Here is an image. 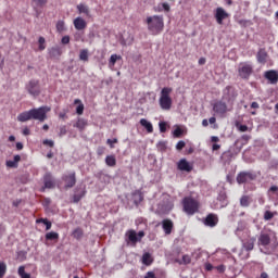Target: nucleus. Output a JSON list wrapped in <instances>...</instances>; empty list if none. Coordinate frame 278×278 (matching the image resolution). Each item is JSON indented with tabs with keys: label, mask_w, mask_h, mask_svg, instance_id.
<instances>
[{
	"label": "nucleus",
	"mask_w": 278,
	"mask_h": 278,
	"mask_svg": "<svg viewBox=\"0 0 278 278\" xmlns=\"http://www.w3.org/2000/svg\"><path fill=\"white\" fill-rule=\"evenodd\" d=\"M51 112V106H40L37 109H30L29 111H24L17 115L18 123H27V121H39V123H45L47 121V114Z\"/></svg>",
	"instance_id": "f257e3e1"
},
{
	"label": "nucleus",
	"mask_w": 278,
	"mask_h": 278,
	"mask_svg": "<svg viewBox=\"0 0 278 278\" xmlns=\"http://www.w3.org/2000/svg\"><path fill=\"white\" fill-rule=\"evenodd\" d=\"M146 23L148 25V31L152 36H159V34L164 31V16L162 15L148 16Z\"/></svg>",
	"instance_id": "f03ea898"
},
{
	"label": "nucleus",
	"mask_w": 278,
	"mask_h": 278,
	"mask_svg": "<svg viewBox=\"0 0 278 278\" xmlns=\"http://www.w3.org/2000/svg\"><path fill=\"white\" fill-rule=\"evenodd\" d=\"M172 92H173V88L170 87H164L161 90L159 105L161 110H164L165 112H168L170 108H173V98H170Z\"/></svg>",
	"instance_id": "7ed1b4c3"
},
{
	"label": "nucleus",
	"mask_w": 278,
	"mask_h": 278,
	"mask_svg": "<svg viewBox=\"0 0 278 278\" xmlns=\"http://www.w3.org/2000/svg\"><path fill=\"white\" fill-rule=\"evenodd\" d=\"M200 206L201 204L199 203V201H197L192 197H186L182 200L184 212H186V214H188L189 216L197 214Z\"/></svg>",
	"instance_id": "20e7f679"
},
{
	"label": "nucleus",
	"mask_w": 278,
	"mask_h": 278,
	"mask_svg": "<svg viewBox=\"0 0 278 278\" xmlns=\"http://www.w3.org/2000/svg\"><path fill=\"white\" fill-rule=\"evenodd\" d=\"M144 236V231H139L138 233L134 229H129L125 233V240L127 244L130 247H136L138 242H142V237Z\"/></svg>",
	"instance_id": "39448f33"
},
{
	"label": "nucleus",
	"mask_w": 278,
	"mask_h": 278,
	"mask_svg": "<svg viewBox=\"0 0 278 278\" xmlns=\"http://www.w3.org/2000/svg\"><path fill=\"white\" fill-rule=\"evenodd\" d=\"M238 97V92H236V89L233 87H226L224 89V94L222 100L226 102L228 105L233 108V102L236 101V98Z\"/></svg>",
	"instance_id": "423d86ee"
},
{
	"label": "nucleus",
	"mask_w": 278,
	"mask_h": 278,
	"mask_svg": "<svg viewBox=\"0 0 278 278\" xmlns=\"http://www.w3.org/2000/svg\"><path fill=\"white\" fill-rule=\"evenodd\" d=\"M257 179V174L253 172H240L237 175V184H249V181H255Z\"/></svg>",
	"instance_id": "0eeeda50"
},
{
	"label": "nucleus",
	"mask_w": 278,
	"mask_h": 278,
	"mask_svg": "<svg viewBox=\"0 0 278 278\" xmlns=\"http://www.w3.org/2000/svg\"><path fill=\"white\" fill-rule=\"evenodd\" d=\"M233 109V106H230L229 104H227V102L225 101H218L213 105V110L216 114H218V116H225V114H227V112H231V110Z\"/></svg>",
	"instance_id": "6e6552de"
},
{
	"label": "nucleus",
	"mask_w": 278,
	"mask_h": 278,
	"mask_svg": "<svg viewBox=\"0 0 278 278\" xmlns=\"http://www.w3.org/2000/svg\"><path fill=\"white\" fill-rule=\"evenodd\" d=\"M26 90L31 97H39L40 96V81L36 79H31L26 85Z\"/></svg>",
	"instance_id": "1a4fd4ad"
},
{
	"label": "nucleus",
	"mask_w": 278,
	"mask_h": 278,
	"mask_svg": "<svg viewBox=\"0 0 278 278\" xmlns=\"http://www.w3.org/2000/svg\"><path fill=\"white\" fill-rule=\"evenodd\" d=\"M253 73V65L250 63H241L239 66V75L242 79H249L251 74Z\"/></svg>",
	"instance_id": "9d476101"
},
{
	"label": "nucleus",
	"mask_w": 278,
	"mask_h": 278,
	"mask_svg": "<svg viewBox=\"0 0 278 278\" xmlns=\"http://www.w3.org/2000/svg\"><path fill=\"white\" fill-rule=\"evenodd\" d=\"M177 168L178 170H181L184 173H192V169L194 168L192 166V164L190 162H188V160L186 159H181L178 163H177Z\"/></svg>",
	"instance_id": "9b49d317"
},
{
	"label": "nucleus",
	"mask_w": 278,
	"mask_h": 278,
	"mask_svg": "<svg viewBox=\"0 0 278 278\" xmlns=\"http://www.w3.org/2000/svg\"><path fill=\"white\" fill-rule=\"evenodd\" d=\"M172 134H173V138H184V136L188 134V129L186 128V126L175 125L173 127Z\"/></svg>",
	"instance_id": "f8f14e48"
},
{
	"label": "nucleus",
	"mask_w": 278,
	"mask_h": 278,
	"mask_svg": "<svg viewBox=\"0 0 278 278\" xmlns=\"http://www.w3.org/2000/svg\"><path fill=\"white\" fill-rule=\"evenodd\" d=\"M215 18L218 25H223V21H225V18H229V13L225 12V9L223 8H217Z\"/></svg>",
	"instance_id": "ddd939ff"
},
{
	"label": "nucleus",
	"mask_w": 278,
	"mask_h": 278,
	"mask_svg": "<svg viewBox=\"0 0 278 278\" xmlns=\"http://www.w3.org/2000/svg\"><path fill=\"white\" fill-rule=\"evenodd\" d=\"M204 225L206 227H216L218 225V215L210 213L204 219Z\"/></svg>",
	"instance_id": "4468645a"
},
{
	"label": "nucleus",
	"mask_w": 278,
	"mask_h": 278,
	"mask_svg": "<svg viewBox=\"0 0 278 278\" xmlns=\"http://www.w3.org/2000/svg\"><path fill=\"white\" fill-rule=\"evenodd\" d=\"M265 79L269 80V84L275 85L278 83V72L275 70H269L264 73Z\"/></svg>",
	"instance_id": "2eb2a0df"
},
{
	"label": "nucleus",
	"mask_w": 278,
	"mask_h": 278,
	"mask_svg": "<svg viewBox=\"0 0 278 278\" xmlns=\"http://www.w3.org/2000/svg\"><path fill=\"white\" fill-rule=\"evenodd\" d=\"M86 197V188L85 187H78L75 190V193L73 195V203H79L81 199Z\"/></svg>",
	"instance_id": "dca6fc26"
},
{
	"label": "nucleus",
	"mask_w": 278,
	"mask_h": 278,
	"mask_svg": "<svg viewBox=\"0 0 278 278\" xmlns=\"http://www.w3.org/2000/svg\"><path fill=\"white\" fill-rule=\"evenodd\" d=\"M63 181L65 182V188H73L77 184V178L75 173L63 176Z\"/></svg>",
	"instance_id": "f3484780"
},
{
	"label": "nucleus",
	"mask_w": 278,
	"mask_h": 278,
	"mask_svg": "<svg viewBox=\"0 0 278 278\" xmlns=\"http://www.w3.org/2000/svg\"><path fill=\"white\" fill-rule=\"evenodd\" d=\"M270 245V235L266 232H261L258 237V247H269Z\"/></svg>",
	"instance_id": "a211bd4d"
},
{
	"label": "nucleus",
	"mask_w": 278,
	"mask_h": 278,
	"mask_svg": "<svg viewBox=\"0 0 278 278\" xmlns=\"http://www.w3.org/2000/svg\"><path fill=\"white\" fill-rule=\"evenodd\" d=\"M73 23H74L75 29H77L78 31H81V29H86V27L88 26V24L86 23V20L79 16L76 17Z\"/></svg>",
	"instance_id": "6ab92c4d"
},
{
	"label": "nucleus",
	"mask_w": 278,
	"mask_h": 278,
	"mask_svg": "<svg viewBox=\"0 0 278 278\" xmlns=\"http://www.w3.org/2000/svg\"><path fill=\"white\" fill-rule=\"evenodd\" d=\"M170 210H173L172 206L165 203H161L159 204L155 213L159 214V216H164L165 214H168Z\"/></svg>",
	"instance_id": "aec40b11"
},
{
	"label": "nucleus",
	"mask_w": 278,
	"mask_h": 278,
	"mask_svg": "<svg viewBox=\"0 0 278 278\" xmlns=\"http://www.w3.org/2000/svg\"><path fill=\"white\" fill-rule=\"evenodd\" d=\"M162 227H163L166 236H170V233H173V227H174L173 220L163 219Z\"/></svg>",
	"instance_id": "412c9836"
},
{
	"label": "nucleus",
	"mask_w": 278,
	"mask_h": 278,
	"mask_svg": "<svg viewBox=\"0 0 278 278\" xmlns=\"http://www.w3.org/2000/svg\"><path fill=\"white\" fill-rule=\"evenodd\" d=\"M132 201H134L135 205H138L141 202H143L144 201V194L142 193V191L135 190L132 192Z\"/></svg>",
	"instance_id": "4be33fe9"
},
{
	"label": "nucleus",
	"mask_w": 278,
	"mask_h": 278,
	"mask_svg": "<svg viewBox=\"0 0 278 278\" xmlns=\"http://www.w3.org/2000/svg\"><path fill=\"white\" fill-rule=\"evenodd\" d=\"M256 60L260 64H265L266 60H268V53L266 52V50L264 49L258 50L256 54Z\"/></svg>",
	"instance_id": "5701e85b"
},
{
	"label": "nucleus",
	"mask_w": 278,
	"mask_h": 278,
	"mask_svg": "<svg viewBox=\"0 0 278 278\" xmlns=\"http://www.w3.org/2000/svg\"><path fill=\"white\" fill-rule=\"evenodd\" d=\"M48 53L50 58H60V55H62V48L61 47H52L50 49H48Z\"/></svg>",
	"instance_id": "b1692460"
},
{
	"label": "nucleus",
	"mask_w": 278,
	"mask_h": 278,
	"mask_svg": "<svg viewBox=\"0 0 278 278\" xmlns=\"http://www.w3.org/2000/svg\"><path fill=\"white\" fill-rule=\"evenodd\" d=\"M45 188H55V182L53 181V176L51 174H46L43 177Z\"/></svg>",
	"instance_id": "393cba45"
},
{
	"label": "nucleus",
	"mask_w": 278,
	"mask_h": 278,
	"mask_svg": "<svg viewBox=\"0 0 278 278\" xmlns=\"http://www.w3.org/2000/svg\"><path fill=\"white\" fill-rule=\"evenodd\" d=\"M140 125H141V127L146 128L148 134H153V124H151V122H149V119L141 118L140 119Z\"/></svg>",
	"instance_id": "a878e982"
},
{
	"label": "nucleus",
	"mask_w": 278,
	"mask_h": 278,
	"mask_svg": "<svg viewBox=\"0 0 278 278\" xmlns=\"http://www.w3.org/2000/svg\"><path fill=\"white\" fill-rule=\"evenodd\" d=\"M118 60H123V56L118 55V54H112L110 60H109V68H111V71L114 70V66H116V62H118Z\"/></svg>",
	"instance_id": "bb28decb"
},
{
	"label": "nucleus",
	"mask_w": 278,
	"mask_h": 278,
	"mask_svg": "<svg viewBox=\"0 0 278 278\" xmlns=\"http://www.w3.org/2000/svg\"><path fill=\"white\" fill-rule=\"evenodd\" d=\"M141 262L144 264V266H151L153 264V256H151V253L146 252L142 255Z\"/></svg>",
	"instance_id": "cd10ccee"
},
{
	"label": "nucleus",
	"mask_w": 278,
	"mask_h": 278,
	"mask_svg": "<svg viewBox=\"0 0 278 278\" xmlns=\"http://www.w3.org/2000/svg\"><path fill=\"white\" fill-rule=\"evenodd\" d=\"M18 162H21V155H15L13 161H7V166L9 168H18Z\"/></svg>",
	"instance_id": "c85d7f7f"
},
{
	"label": "nucleus",
	"mask_w": 278,
	"mask_h": 278,
	"mask_svg": "<svg viewBox=\"0 0 278 278\" xmlns=\"http://www.w3.org/2000/svg\"><path fill=\"white\" fill-rule=\"evenodd\" d=\"M78 14H86V16H90V8L88 5L80 3L77 4Z\"/></svg>",
	"instance_id": "c756f323"
},
{
	"label": "nucleus",
	"mask_w": 278,
	"mask_h": 278,
	"mask_svg": "<svg viewBox=\"0 0 278 278\" xmlns=\"http://www.w3.org/2000/svg\"><path fill=\"white\" fill-rule=\"evenodd\" d=\"M243 249H245V251H253V249H255V238L244 241Z\"/></svg>",
	"instance_id": "7c9ffc66"
},
{
	"label": "nucleus",
	"mask_w": 278,
	"mask_h": 278,
	"mask_svg": "<svg viewBox=\"0 0 278 278\" xmlns=\"http://www.w3.org/2000/svg\"><path fill=\"white\" fill-rule=\"evenodd\" d=\"M217 201H220L222 207H226V205H228V201H227V193L225 191H220L218 197H217Z\"/></svg>",
	"instance_id": "2f4dec72"
},
{
	"label": "nucleus",
	"mask_w": 278,
	"mask_h": 278,
	"mask_svg": "<svg viewBox=\"0 0 278 278\" xmlns=\"http://www.w3.org/2000/svg\"><path fill=\"white\" fill-rule=\"evenodd\" d=\"M74 103L75 105H77L76 114H78V116H81V114H84V103H81L79 99H75Z\"/></svg>",
	"instance_id": "473e14b6"
},
{
	"label": "nucleus",
	"mask_w": 278,
	"mask_h": 278,
	"mask_svg": "<svg viewBox=\"0 0 278 278\" xmlns=\"http://www.w3.org/2000/svg\"><path fill=\"white\" fill-rule=\"evenodd\" d=\"M251 198L249 195H243L240 199V205L241 207H249V205H251Z\"/></svg>",
	"instance_id": "72a5a7b5"
},
{
	"label": "nucleus",
	"mask_w": 278,
	"mask_h": 278,
	"mask_svg": "<svg viewBox=\"0 0 278 278\" xmlns=\"http://www.w3.org/2000/svg\"><path fill=\"white\" fill-rule=\"evenodd\" d=\"M88 125V122L84 118H78L77 122L74 124V127L77 129H86V126Z\"/></svg>",
	"instance_id": "f704fd0d"
},
{
	"label": "nucleus",
	"mask_w": 278,
	"mask_h": 278,
	"mask_svg": "<svg viewBox=\"0 0 278 278\" xmlns=\"http://www.w3.org/2000/svg\"><path fill=\"white\" fill-rule=\"evenodd\" d=\"M46 240H52L54 242H58L60 240V235L58 232H48L46 233Z\"/></svg>",
	"instance_id": "c9c22d12"
},
{
	"label": "nucleus",
	"mask_w": 278,
	"mask_h": 278,
	"mask_svg": "<svg viewBox=\"0 0 278 278\" xmlns=\"http://www.w3.org/2000/svg\"><path fill=\"white\" fill-rule=\"evenodd\" d=\"M105 164H106V166H111V167L116 166V156H114V155H108V156L105 157Z\"/></svg>",
	"instance_id": "e433bc0d"
},
{
	"label": "nucleus",
	"mask_w": 278,
	"mask_h": 278,
	"mask_svg": "<svg viewBox=\"0 0 278 278\" xmlns=\"http://www.w3.org/2000/svg\"><path fill=\"white\" fill-rule=\"evenodd\" d=\"M73 238H75L76 240H81V238H84V229L81 228H76L73 233H72Z\"/></svg>",
	"instance_id": "4c0bfd02"
},
{
	"label": "nucleus",
	"mask_w": 278,
	"mask_h": 278,
	"mask_svg": "<svg viewBox=\"0 0 278 278\" xmlns=\"http://www.w3.org/2000/svg\"><path fill=\"white\" fill-rule=\"evenodd\" d=\"M162 10H164V12H170V4H168L167 2H163V3L159 4L155 12H162Z\"/></svg>",
	"instance_id": "58836bf2"
},
{
	"label": "nucleus",
	"mask_w": 278,
	"mask_h": 278,
	"mask_svg": "<svg viewBox=\"0 0 278 278\" xmlns=\"http://www.w3.org/2000/svg\"><path fill=\"white\" fill-rule=\"evenodd\" d=\"M88 58H89L88 49L80 50V52H79V60L81 62H88Z\"/></svg>",
	"instance_id": "ea45409f"
},
{
	"label": "nucleus",
	"mask_w": 278,
	"mask_h": 278,
	"mask_svg": "<svg viewBox=\"0 0 278 278\" xmlns=\"http://www.w3.org/2000/svg\"><path fill=\"white\" fill-rule=\"evenodd\" d=\"M56 31H59V34H62V31H66V25L64 21H59L56 23Z\"/></svg>",
	"instance_id": "a19ab883"
},
{
	"label": "nucleus",
	"mask_w": 278,
	"mask_h": 278,
	"mask_svg": "<svg viewBox=\"0 0 278 278\" xmlns=\"http://www.w3.org/2000/svg\"><path fill=\"white\" fill-rule=\"evenodd\" d=\"M17 273L21 278H31V275L25 273V266H20Z\"/></svg>",
	"instance_id": "79ce46f5"
},
{
	"label": "nucleus",
	"mask_w": 278,
	"mask_h": 278,
	"mask_svg": "<svg viewBox=\"0 0 278 278\" xmlns=\"http://www.w3.org/2000/svg\"><path fill=\"white\" fill-rule=\"evenodd\" d=\"M75 42H85L84 33L77 31L74 34Z\"/></svg>",
	"instance_id": "37998d69"
},
{
	"label": "nucleus",
	"mask_w": 278,
	"mask_h": 278,
	"mask_svg": "<svg viewBox=\"0 0 278 278\" xmlns=\"http://www.w3.org/2000/svg\"><path fill=\"white\" fill-rule=\"evenodd\" d=\"M8 271V265L4 262H0V278L5 277V273Z\"/></svg>",
	"instance_id": "c03bdc74"
},
{
	"label": "nucleus",
	"mask_w": 278,
	"mask_h": 278,
	"mask_svg": "<svg viewBox=\"0 0 278 278\" xmlns=\"http://www.w3.org/2000/svg\"><path fill=\"white\" fill-rule=\"evenodd\" d=\"M235 125H236L237 129H239V131H242V132L249 131L248 125H242V124H240V122H236Z\"/></svg>",
	"instance_id": "a18cd8bd"
},
{
	"label": "nucleus",
	"mask_w": 278,
	"mask_h": 278,
	"mask_svg": "<svg viewBox=\"0 0 278 278\" xmlns=\"http://www.w3.org/2000/svg\"><path fill=\"white\" fill-rule=\"evenodd\" d=\"M273 218H275V213L270 211H266L264 213V220H273Z\"/></svg>",
	"instance_id": "49530a36"
},
{
	"label": "nucleus",
	"mask_w": 278,
	"mask_h": 278,
	"mask_svg": "<svg viewBox=\"0 0 278 278\" xmlns=\"http://www.w3.org/2000/svg\"><path fill=\"white\" fill-rule=\"evenodd\" d=\"M39 51H45L47 49V46L45 45L46 40L45 37H39Z\"/></svg>",
	"instance_id": "de8ad7c7"
},
{
	"label": "nucleus",
	"mask_w": 278,
	"mask_h": 278,
	"mask_svg": "<svg viewBox=\"0 0 278 278\" xmlns=\"http://www.w3.org/2000/svg\"><path fill=\"white\" fill-rule=\"evenodd\" d=\"M47 1H48V0H33V3H34L37 8H43V5H47Z\"/></svg>",
	"instance_id": "09e8293b"
},
{
	"label": "nucleus",
	"mask_w": 278,
	"mask_h": 278,
	"mask_svg": "<svg viewBox=\"0 0 278 278\" xmlns=\"http://www.w3.org/2000/svg\"><path fill=\"white\" fill-rule=\"evenodd\" d=\"M156 147L159 151H166V141H160Z\"/></svg>",
	"instance_id": "8fccbe9b"
},
{
	"label": "nucleus",
	"mask_w": 278,
	"mask_h": 278,
	"mask_svg": "<svg viewBox=\"0 0 278 278\" xmlns=\"http://www.w3.org/2000/svg\"><path fill=\"white\" fill-rule=\"evenodd\" d=\"M159 128H160L161 134L166 132V122H160Z\"/></svg>",
	"instance_id": "3c124183"
},
{
	"label": "nucleus",
	"mask_w": 278,
	"mask_h": 278,
	"mask_svg": "<svg viewBox=\"0 0 278 278\" xmlns=\"http://www.w3.org/2000/svg\"><path fill=\"white\" fill-rule=\"evenodd\" d=\"M41 203H42L43 207H49V205H51V199L43 198Z\"/></svg>",
	"instance_id": "603ef678"
},
{
	"label": "nucleus",
	"mask_w": 278,
	"mask_h": 278,
	"mask_svg": "<svg viewBox=\"0 0 278 278\" xmlns=\"http://www.w3.org/2000/svg\"><path fill=\"white\" fill-rule=\"evenodd\" d=\"M43 147H50V149H53V147H55V143L51 140H43Z\"/></svg>",
	"instance_id": "864d4df0"
},
{
	"label": "nucleus",
	"mask_w": 278,
	"mask_h": 278,
	"mask_svg": "<svg viewBox=\"0 0 278 278\" xmlns=\"http://www.w3.org/2000/svg\"><path fill=\"white\" fill-rule=\"evenodd\" d=\"M190 262H192L190 256L189 255H184L182 261L180 262V264H190Z\"/></svg>",
	"instance_id": "5fc2aeb1"
},
{
	"label": "nucleus",
	"mask_w": 278,
	"mask_h": 278,
	"mask_svg": "<svg viewBox=\"0 0 278 278\" xmlns=\"http://www.w3.org/2000/svg\"><path fill=\"white\" fill-rule=\"evenodd\" d=\"M61 42L62 45H68V42H71V37L68 35L62 37Z\"/></svg>",
	"instance_id": "6e6d98bb"
},
{
	"label": "nucleus",
	"mask_w": 278,
	"mask_h": 278,
	"mask_svg": "<svg viewBox=\"0 0 278 278\" xmlns=\"http://www.w3.org/2000/svg\"><path fill=\"white\" fill-rule=\"evenodd\" d=\"M184 147H186V142L179 141V142L177 143V146H176V149H177L178 151H181V149H184Z\"/></svg>",
	"instance_id": "4d7b16f0"
},
{
	"label": "nucleus",
	"mask_w": 278,
	"mask_h": 278,
	"mask_svg": "<svg viewBox=\"0 0 278 278\" xmlns=\"http://www.w3.org/2000/svg\"><path fill=\"white\" fill-rule=\"evenodd\" d=\"M210 125H214L213 128L216 129V117L208 118Z\"/></svg>",
	"instance_id": "13d9d810"
},
{
	"label": "nucleus",
	"mask_w": 278,
	"mask_h": 278,
	"mask_svg": "<svg viewBox=\"0 0 278 278\" xmlns=\"http://www.w3.org/2000/svg\"><path fill=\"white\" fill-rule=\"evenodd\" d=\"M144 278H157V277L155 276V273H153V271H148V273L146 274Z\"/></svg>",
	"instance_id": "bf43d9fd"
},
{
	"label": "nucleus",
	"mask_w": 278,
	"mask_h": 278,
	"mask_svg": "<svg viewBox=\"0 0 278 278\" xmlns=\"http://www.w3.org/2000/svg\"><path fill=\"white\" fill-rule=\"evenodd\" d=\"M22 134H23V136H29V134H31V130H29V128L25 127L22 129Z\"/></svg>",
	"instance_id": "052dcab7"
},
{
	"label": "nucleus",
	"mask_w": 278,
	"mask_h": 278,
	"mask_svg": "<svg viewBox=\"0 0 278 278\" xmlns=\"http://www.w3.org/2000/svg\"><path fill=\"white\" fill-rule=\"evenodd\" d=\"M43 225H46V231H49V229H51V222H49V219H46V223H43Z\"/></svg>",
	"instance_id": "680f3d73"
},
{
	"label": "nucleus",
	"mask_w": 278,
	"mask_h": 278,
	"mask_svg": "<svg viewBox=\"0 0 278 278\" xmlns=\"http://www.w3.org/2000/svg\"><path fill=\"white\" fill-rule=\"evenodd\" d=\"M216 270H218L219 273H225V265H218L217 267H215Z\"/></svg>",
	"instance_id": "e2e57ef3"
},
{
	"label": "nucleus",
	"mask_w": 278,
	"mask_h": 278,
	"mask_svg": "<svg viewBox=\"0 0 278 278\" xmlns=\"http://www.w3.org/2000/svg\"><path fill=\"white\" fill-rule=\"evenodd\" d=\"M64 135H66V126H62L60 128V136H64Z\"/></svg>",
	"instance_id": "0e129e2a"
},
{
	"label": "nucleus",
	"mask_w": 278,
	"mask_h": 278,
	"mask_svg": "<svg viewBox=\"0 0 278 278\" xmlns=\"http://www.w3.org/2000/svg\"><path fill=\"white\" fill-rule=\"evenodd\" d=\"M205 270H214V265H212L211 263H207L206 265H205Z\"/></svg>",
	"instance_id": "69168bd1"
},
{
	"label": "nucleus",
	"mask_w": 278,
	"mask_h": 278,
	"mask_svg": "<svg viewBox=\"0 0 278 278\" xmlns=\"http://www.w3.org/2000/svg\"><path fill=\"white\" fill-rule=\"evenodd\" d=\"M212 149L213 151H218V149H220V144L213 143Z\"/></svg>",
	"instance_id": "338daca9"
},
{
	"label": "nucleus",
	"mask_w": 278,
	"mask_h": 278,
	"mask_svg": "<svg viewBox=\"0 0 278 278\" xmlns=\"http://www.w3.org/2000/svg\"><path fill=\"white\" fill-rule=\"evenodd\" d=\"M269 192H278V187L277 186H271L269 188Z\"/></svg>",
	"instance_id": "774afa93"
}]
</instances>
